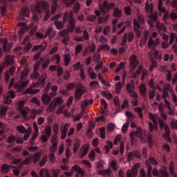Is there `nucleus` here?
<instances>
[{
    "label": "nucleus",
    "instance_id": "obj_1",
    "mask_svg": "<svg viewBox=\"0 0 177 177\" xmlns=\"http://www.w3.org/2000/svg\"><path fill=\"white\" fill-rule=\"evenodd\" d=\"M28 73H30V69L25 68L21 73V80H19L15 84V78H11L8 85V88L10 89L14 86V88L17 89V92H23V91H24L30 84V80L28 79H26V77L28 75Z\"/></svg>",
    "mask_w": 177,
    "mask_h": 177
},
{
    "label": "nucleus",
    "instance_id": "obj_39",
    "mask_svg": "<svg viewBox=\"0 0 177 177\" xmlns=\"http://www.w3.org/2000/svg\"><path fill=\"white\" fill-rule=\"evenodd\" d=\"M82 49H84V47L82 46V44H78L75 47V52L76 55H78L79 53H81L82 52Z\"/></svg>",
    "mask_w": 177,
    "mask_h": 177
},
{
    "label": "nucleus",
    "instance_id": "obj_6",
    "mask_svg": "<svg viewBox=\"0 0 177 177\" xmlns=\"http://www.w3.org/2000/svg\"><path fill=\"white\" fill-rule=\"evenodd\" d=\"M50 89L49 87L46 86L44 88V93L41 95V102L46 106H48V104L50 103V100H52L50 96L48 95V92H49Z\"/></svg>",
    "mask_w": 177,
    "mask_h": 177
},
{
    "label": "nucleus",
    "instance_id": "obj_2",
    "mask_svg": "<svg viewBox=\"0 0 177 177\" xmlns=\"http://www.w3.org/2000/svg\"><path fill=\"white\" fill-rule=\"evenodd\" d=\"M35 10L38 15H42L43 12H45L44 21H48L50 17V7L48 2L45 1H38L35 7Z\"/></svg>",
    "mask_w": 177,
    "mask_h": 177
},
{
    "label": "nucleus",
    "instance_id": "obj_30",
    "mask_svg": "<svg viewBox=\"0 0 177 177\" xmlns=\"http://www.w3.org/2000/svg\"><path fill=\"white\" fill-rule=\"evenodd\" d=\"M1 109L0 110V117H5L6 115V113H8V110L9 109V107L2 105Z\"/></svg>",
    "mask_w": 177,
    "mask_h": 177
},
{
    "label": "nucleus",
    "instance_id": "obj_43",
    "mask_svg": "<svg viewBox=\"0 0 177 177\" xmlns=\"http://www.w3.org/2000/svg\"><path fill=\"white\" fill-rule=\"evenodd\" d=\"M100 136L101 139H106V129L104 127L100 129Z\"/></svg>",
    "mask_w": 177,
    "mask_h": 177
},
{
    "label": "nucleus",
    "instance_id": "obj_54",
    "mask_svg": "<svg viewBox=\"0 0 177 177\" xmlns=\"http://www.w3.org/2000/svg\"><path fill=\"white\" fill-rule=\"evenodd\" d=\"M53 130L54 132V135L57 136V135L59 133V124L55 123L53 125Z\"/></svg>",
    "mask_w": 177,
    "mask_h": 177
},
{
    "label": "nucleus",
    "instance_id": "obj_48",
    "mask_svg": "<svg viewBox=\"0 0 177 177\" xmlns=\"http://www.w3.org/2000/svg\"><path fill=\"white\" fill-rule=\"evenodd\" d=\"M124 13L125 15H127V16H131L132 13V8H131V6H127L124 7Z\"/></svg>",
    "mask_w": 177,
    "mask_h": 177
},
{
    "label": "nucleus",
    "instance_id": "obj_35",
    "mask_svg": "<svg viewBox=\"0 0 177 177\" xmlns=\"http://www.w3.org/2000/svg\"><path fill=\"white\" fill-rule=\"evenodd\" d=\"M10 168V166L7 164H3L1 167V172H2V174H8V172H9Z\"/></svg>",
    "mask_w": 177,
    "mask_h": 177
},
{
    "label": "nucleus",
    "instance_id": "obj_8",
    "mask_svg": "<svg viewBox=\"0 0 177 177\" xmlns=\"http://www.w3.org/2000/svg\"><path fill=\"white\" fill-rule=\"evenodd\" d=\"M32 50L37 51L39 50L37 55H35V59H39V57L41 56V53H44L45 50H46V45H35L32 48Z\"/></svg>",
    "mask_w": 177,
    "mask_h": 177
},
{
    "label": "nucleus",
    "instance_id": "obj_20",
    "mask_svg": "<svg viewBox=\"0 0 177 177\" xmlns=\"http://www.w3.org/2000/svg\"><path fill=\"white\" fill-rule=\"evenodd\" d=\"M148 39H149V32H144V35H143L142 37L141 38V40L140 42V46H141V48L144 45H146Z\"/></svg>",
    "mask_w": 177,
    "mask_h": 177
},
{
    "label": "nucleus",
    "instance_id": "obj_7",
    "mask_svg": "<svg viewBox=\"0 0 177 177\" xmlns=\"http://www.w3.org/2000/svg\"><path fill=\"white\" fill-rule=\"evenodd\" d=\"M86 92V91H85V89H84V86H82V84H80L78 85L76 88H75V99H76V100H80V99H81V97H82V95Z\"/></svg>",
    "mask_w": 177,
    "mask_h": 177
},
{
    "label": "nucleus",
    "instance_id": "obj_61",
    "mask_svg": "<svg viewBox=\"0 0 177 177\" xmlns=\"http://www.w3.org/2000/svg\"><path fill=\"white\" fill-rule=\"evenodd\" d=\"M136 113H138L140 118H143V111L140 107H137L135 109Z\"/></svg>",
    "mask_w": 177,
    "mask_h": 177
},
{
    "label": "nucleus",
    "instance_id": "obj_27",
    "mask_svg": "<svg viewBox=\"0 0 177 177\" xmlns=\"http://www.w3.org/2000/svg\"><path fill=\"white\" fill-rule=\"evenodd\" d=\"M156 27L159 31H166L165 25L160 24V21H157L156 23Z\"/></svg>",
    "mask_w": 177,
    "mask_h": 177
},
{
    "label": "nucleus",
    "instance_id": "obj_21",
    "mask_svg": "<svg viewBox=\"0 0 177 177\" xmlns=\"http://www.w3.org/2000/svg\"><path fill=\"white\" fill-rule=\"evenodd\" d=\"M5 62L7 66H12L15 63V57L12 55H6Z\"/></svg>",
    "mask_w": 177,
    "mask_h": 177
},
{
    "label": "nucleus",
    "instance_id": "obj_29",
    "mask_svg": "<svg viewBox=\"0 0 177 177\" xmlns=\"http://www.w3.org/2000/svg\"><path fill=\"white\" fill-rule=\"evenodd\" d=\"M59 143V140L57 139V136L53 135L51 138V144L53 147H57Z\"/></svg>",
    "mask_w": 177,
    "mask_h": 177
},
{
    "label": "nucleus",
    "instance_id": "obj_9",
    "mask_svg": "<svg viewBox=\"0 0 177 177\" xmlns=\"http://www.w3.org/2000/svg\"><path fill=\"white\" fill-rule=\"evenodd\" d=\"M129 64L131 68H132L133 70L138 67V66L139 65V59H138V56H136V55H132L130 57Z\"/></svg>",
    "mask_w": 177,
    "mask_h": 177
},
{
    "label": "nucleus",
    "instance_id": "obj_45",
    "mask_svg": "<svg viewBox=\"0 0 177 177\" xmlns=\"http://www.w3.org/2000/svg\"><path fill=\"white\" fill-rule=\"evenodd\" d=\"M52 32H53V28L52 27L47 28L46 30V34L44 35V39L48 38V37H50Z\"/></svg>",
    "mask_w": 177,
    "mask_h": 177
},
{
    "label": "nucleus",
    "instance_id": "obj_25",
    "mask_svg": "<svg viewBox=\"0 0 177 177\" xmlns=\"http://www.w3.org/2000/svg\"><path fill=\"white\" fill-rule=\"evenodd\" d=\"M39 89H32V88H28L25 91V93L29 95H37V93H39Z\"/></svg>",
    "mask_w": 177,
    "mask_h": 177
},
{
    "label": "nucleus",
    "instance_id": "obj_15",
    "mask_svg": "<svg viewBox=\"0 0 177 177\" xmlns=\"http://www.w3.org/2000/svg\"><path fill=\"white\" fill-rule=\"evenodd\" d=\"M16 71V67L11 66L9 69V71H7L6 73V82H9V80H10V75H13L15 74V72Z\"/></svg>",
    "mask_w": 177,
    "mask_h": 177
},
{
    "label": "nucleus",
    "instance_id": "obj_19",
    "mask_svg": "<svg viewBox=\"0 0 177 177\" xmlns=\"http://www.w3.org/2000/svg\"><path fill=\"white\" fill-rule=\"evenodd\" d=\"M154 10V6H153V4H150V3H149V1H146L145 3V12L146 13H153Z\"/></svg>",
    "mask_w": 177,
    "mask_h": 177
},
{
    "label": "nucleus",
    "instance_id": "obj_40",
    "mask_svg": "<svg viewBox=\"0 0 177 177\" xmlns=\"http://www.w3.org/2000/svg\"><path fill=\"white\" fill-rule=\"evenodd\" d=\"M33 163L35 164L36 162H38V161H39V160H41V153L39 152H36L34 155H33Z\"/></svg>",
    "mask_w": 177,
    "mask_h": 177
},
{
    "label": "nucleus",
    "instance_id": "obj_3",
    "mask_svg": "<svg viewBox=\"0 0 177 177\" xmlns=\"http://www.w3.org/2000/svg\"><path fill=\"white\" fill-rule=\"evenodd\" d=\"M68 29L71 32H74L75 30V19H74V12L73 11L66 12L63 16V23H67Z\"/></svg>",
    "mask_w": 177,
    "mask_h": 177
},
{
    "label": "nucleus",
    "instance_id": "obj_46",
    "mask_svg": "<svg viewBox=\"0 0 177 177\" xmlns=\"http://www.w3.org/2000/svg\"><path fill=\"white\" fill-rule=\"evenodd\" d=\"M122 12L120 9H118V8H115L113 13L114 17H120V16H122Z\"/></svg>",
    "mask_w": 177,
    "mask_h": 177
},
{
    "label": "nucleus",
    "instance_id": "obj_36",
    "mask_svg": "<svg viewBox=\"0 0 177 177\" xmlns=\"http://www.w3.org/2000/svg\"><path fill=\"white\" fill-rule=\"evenodd\" d=\"M133 89H135V85L132 84L131 83H127L126 86V91L128 93H132L133 91Z\"/></svg>",
    "mask_w": 177,
    "mask_h": 177
},
{
    "label": "nucleus",
    "instance_id": "obj_49",
    "mask_svg": "<svg viewBox=\"0 0 177 177\" xmlns=\"http://www.w3.org/2000/svg\"><path fill=\"white\" fill-rule=\"evenodd\" d=\"M4 104H12V99L9 98V96L5 95L3 99Z\"/></svg>",
    "mask_w": 177,
    "mask_h": 177
},
{
    "label": "nucleus",
    "instance_id": "obj_55",
    "mask_svg": "<svg viewBox=\"0 0 177 177\" xmlns=\"http://www.w3.org/2000/svg\"><path fill=\"white\" fill-rule=\"evenodd\" d=\"M93 57L95 63H100L101 56L100 54L95 53L93 55Z\"/></svg>",
    "mask_w": 177,
    "mask_h": 177
},
{
    "label": "nucleus",
    "instance_id": "obj_34",
    "mask_svg": "<svg viewBox=\"0 0 177 177\" xmlns=\"http://www.w3.org/2000/svg\"><path fill=\"white\" fill-rule=\"evenodd\" d=\"M75 1L77 0H63V3L66 8H71V6L75 3Z\"/></svg>",
    "mask_w": 177,
    "mask_h": 177
},
{
    "label": "nucleus",
    "instance_id": "obj_58",
    "mask_svg": "<svg viewBox=\"0 0 177 177\" xmlns=\"http://www.w3.org/2000/svg\"><path fill=\"white\" fill-rule=\"evenodd\" d=\"M96 155L95 153L94 150H91V151L88 154V158H90L91 161H95Z\"/></svg>",
    "mask_w": 177,
    "mask_h": 177
},
{
    "label": "nucleus",
    "instance_id": "obj_52",
    "mask_svg": "<svg viewBox=\"0 0 177 177\" xmlns=\"http://www.w3.org/2000/svg\"><path fill=\"white\" fill-rule=\"evenodd\" d=\"M154 96H156V88L153 90L149 91V98L150 100H153L154 99Z\"/></svg>",
    "mask_w": 177,
    "mask_h": 177
},
{
    "label": "nucleus",
    "instance_id": "obj_33",
    "mask_svg": "<svg viewBox=\"0 0 177 177\" xmlns=\"http://www.w3.org/2000/svg\"><path fill=\"white\" fill-rule=\"evenodd\" d=\"M17 131L19 132V133H22V134L27 133V129L23 125H18L17 127Z\"/></svg>",
    "mask_w": 177,
    "mask_h": 177
},
{
    "label": "nucleus",
    "instance_id": "obj_24",
    "mask_svg": "<svg viewBox=\"0 0 177 177\" xmlns=\"http://www.w3.org/2000/svg\"><path fill=\"white\" fill-rule=\"evenodd\" d=\"M160 174L163 177H169V174L168 173V170H167V167L162 166V168L159 169Z\"/></svg>",
    "mask_w": 177,
    "mask_h": 177
},
{
    "label": "nucleus",
    "instance_id": "obj_28",
    "mask_svg": "<svg viewBox=\"0 0 177 177\" xmlns=\"http://www.w3.org/2000/svg\"><path fill=\"white\" fill-rule=\"evenodd\" d=\"M149 19L152 21H158V13L157 12H151V15H149Z\"/></svg>",
    "mask_w": 177,
    "mask_h": 177
},
{
    "label": "nucleus",
    "instance_id": "obj_60",
    "mask_svg": "<svg viewBox=\"0 0 177 177\" xmlns=\"http://www.w3.org/2000/svg\"><path fill=\"white\" fill-rule=\"evenodd\" d=\"M32 80H37V78H39L40 74L38 71H35L30 75Z\"/></svg>",
    "mask_w": 177,
    "mask_h": 177
},
{
    "label": "nucleus",
    "instance_id": "obj_41",
    "mask_svg": "<svg viewBox=\"0 0 177 177\" xmlns=\"http://www.w3.org/2000/svg\"><path fill=\"white\" fill-rule=\"evenodd\" d=\"M45 135L47 138H50V136H52V127L50 126H47L46 127Z\"/></svg>",
    "mask_w": 177,
    "mask_h": 177
},
{
    "label": "nucleus",
    "instance_id": "obj_11",
    "mask_svg": "<svg viewBox=\"0 0 177 177\" xmlns=\"http://www.w3.org/2000/svg\"><path fill=\"white\" fill-rule=\"evenodd\" d=\"M33 128L35 129V133L32 134L30 139V145H34V140L36 138H38V135H39V129L38 128V124L37 122H33Z\"/></svg>",
    "mask_w": 177,
    "mask_h": 177
},
{
    "label": "nucleus",
    "instance_id": "obj_47",
    "mask_svg": "<svg viewBox=\"0 0 177 177\" xmlns=\"http://www.w3.org/2000/svg\"><path fill=\"white\" fill-rule=\"evenodd\" d=\"M20 113L22 114L23 117H27L28 114V108H21L19 109Z\"/></svg>",
    "mask_w": 177,
    "mask_h": 177
},
{
    "label": "nucleus",
    "instance_id": "obj_57",
    "mask_svg": "<svg viewBox=\"0 0 177 177\" xmlns=\"http://www.w3.org/2000/svg\"><path fill=\"white\" fill-rule=\"evenodd\" d=\"M56 10H57V3L53 2V5L51 6V13L52 15H54L56 12Z\"/></svg>",
    "mask_w": 177,
    "mask_h": 177
},
{
    "label": "nucleus",
    "instance_id": "obj_5",
    "mask_svg": "<svg viewBox=\"0 0 177 177\" xmlns=\"http://www.w3.org/2000/svg\"><path fill=\"white\" fill-rule=\"evenodd\" d=\"M99 7L102 13L106 15V13L110 12L111 9H114V8H115V3H111L110 4H109V2H107V1H104L102 5V3L99 4Z\"/></svg>",
    "mask_w": 177,
    "mask_h": 177
},
{
    "label": "nucleus",
    "instance_id": "obj_38",
    "mask_svg": "<svg viewBox=\"0 0 177 177\" xmlns=\"http://www.w3.org/2000/svg\"><path fill=\"white\" fill-rule=\"evenodd\" d=\"M121 89H122V82H119L116 84L115 86V91L118 95H120V93H121Z\"/></svg>",
    "mask_w": 177,
    "mask_h": 177
},
{
    "label": "nucleus",
    "instance_id": "obj_31",
    "mask_svg": "<svg viewBox=\"0 0 177 177\" xmlns=\"http://www.w3.org/2000/svg\"><path fill=\"white\" fill-rule=\"evenodd\" d=\"M82 148L84 150L82 152V154L80 156V158H84L86 154H88V152L89 151V146L88 145H83Z\"/></svg>",
    "mask_w": 177,
    "mask_h": 177
},
{
    "label": "nucleus",
    "instance_id": "obj_13",
    "mask_svg": "<svg viewBox=\"0 0 177 177\" xmlns=\"http://www.w3.org/2000/svg\"><path fill=\"white\" fill-rule=\"evenodd\" d=\"M72 170L77 172V177H84V174H85V170L81 169L80 166L75 165L72 167Z\"/></svg>",
    "mask_w": 177,
    "mask_h": 177
},
{
    "label": "nucleus",
    "instance_id": "obj_16",
    "mask_svg": "<svg viewBox=\"0 0 177 177\" xmlns=\"http://www.w3.org/2000/svg\"><path fill=\"white\" fill-rule=\"evenodd\" d=\"M68 127L69 124L68 123H66L64 124L63 129L62 130V135H61V139L62 140H64V139H66V136H67V132L68 131Z\"/></svg>",
    "mask_w": 177,
    "mask_h": 177
},
{
    "label": "nucleus",
    "instance_id": "obj_23",
    "mask_svg": "<svg viewBox=\"0 0 177 177\" xmlns=\"http://www.w3.org/2000/svg\"><path fill=\"white\" fill-rule=\"evenodd\" d=\"M45 84H46V80H45V79L39 77L37 82L35 84L34 86L35 88H38V86H45Z\"/></svg>",
    "mask_w": 177,
    "mask_h": 177
},
{
    "label": "nucleus",
    "instance_id": "obj_10",
    "mask_svg": "<svg viewBox=\"0 0 177 177\" xmlns=\"http://www.w3.org/2000/svg\"><path fill=\"white\" fill-rule=\"evenodd\" d=\"M136 165H139L138 163H136L131 169H128L126 176L127 177H137L138 176V168L136 167Z\"/></svg>",
    "mask_w": 177,
    "mask_h": 177
},
{
    "label": "nucleus",
    "instance_id": "obj_37",
    "mask_svg": "<svg viewBox=\"0 0 177 177\" xmlns=\"http://www.w3.org/2000/svg\"><path fill=\"white\" fill-rule=\"evenodd\" d=\"M145 165H147V176L151 177V172H153V167L151 165H150V163L149 162H146Z\"/></svg>",
    "mask_w": 177,
    "mask_h": 177
},
{
    "label": "nucleus",
    "instance_id": "obj_4",
    "mask_svg": "<svg viewBox=\"0 0 177 177\" xmlns=\"http://www.w3.org/2000/svg\"><path fill=\"white\" fill-rule=\"evenodd\" d=\"M159 127L160 129H165V133L162 134L163 139H165L166 142L171 143L172 139H171V130L169 129L168 124L164 122L161 119H159Z\"/></svg>",
    "mask_w": 177,
    "mask_h": 177
},
{
    "label": "nucleus",
    "instance_id": "obj_17",
    "mask_svg": "<svg viewBox=\"0 0 177 177\" xmlns=\"http://www.w3.org/2000/svg\"><path fill=\"white\" fill-rule=\"evenodd\" d=\"M1 42L3 44L4 52H9L10 49H12V47L10 46V44H8V40L1 38Z\"/></svg>",
    "mask_w": 177,
    "mask_h": 177
},
{
    "label": "nucleus",
    "instance_id": "obj_59",
    "mask_svg": "<svg viewBox=\"0 0 177 177\" xmlns=\"http://www.w3.org/2000/svg\"><path fill=\"white\" fill-rule=\"evenodd\" d=\"M91 104H93V100H85L82 106H83V107H86L87 106H91Z\"/></svg>",
    "mask_w": 177,
    "mask_h": 177
},
{
    "label": "nucleus",
    "instance_id": "obj_63",
    "mask_svg": "<svg viewBox=\"0 0 177 177\" xmlns=\"http://www.w3.org/2000/svg\"><path fill=\"white\" fill-rule=\"evenodd\" d=\"M169 172L172 177H177V174L176 173H175V168L174 167V166H169Z\"/></svg>",
    "mask_w": 177,
    "mask_h": 177
},
{
    "label": "nucleus",
    "instance_id": "obj_50",
    "mask_svg": "<svg viewBox=\"0 0 177 177\" xmlns=\"http://www.w3.org/2000/svg\"><path fill=\"white\" fill-rule=\"evenodd\" d=\"M75 86H77V83H74V82L69 83L66 86V89L67 91H73V89H74Z\"/></svg>",
    "mask_w": 177,
    "mask_h": 177
},
{
    "label": "nucleus",
    "instance_id": "obj_56",
    "mask_svg": "<svg viewBox=\"0 0 177 177\" xmlns=\"http://www.w3.org/2000/svg\"><path fill=\"white\" fill-rule=\"evenodd\" d=\"M6 96H8V97L10 99H15V97H16V93H15V91L11 90L8 92Z\"/></svg>",
    "mask_w": 177,
    "mask_h": 177
},
{
    "label": "nucleus",
    "instance_id": "obj_62",
    "mask_svg": "<svg viewBox=\"0 0 177 177\" xmlns=\"http://www.w3.org/2000/svg\"><path fill=\"white\" fill-rule=\"evenodd\" d=\"M171 129H176L177 131V120L172 119L171 122Z\"/></svg>",
    "mask_w": 177,
    "mask_h": 177
},
{
    "label": "nucleus",
    "instance_id": "obj_18",
    "mask_svg": "<svg viewBox=\"0 0 177 177\" xmlns=\"http://www.w3.org/2000/svg\"><path fill=\"white\" fill-rule=\"evenodd\" d=\"M139 91L140 95L142 96V97H146V92H147V88H146V84L145 83L140 84Z\"/></svg>",
    "mask_w": 177,
    "mask_h": 177
},
{
    "label": "nucleus",
    "instance_id": "obj_14",
    "mask_svg": "<svg viewBox=\"0 0 177 177\" xmlns=\"http://www.w3.org/2000/svg\"><path fill=\"white\" fill-rule=\"evenodd\" d=\"M20 19L24 20V17H30V10L27 7H24L21 9Z\"/></svg>",
    "mask_w": 177,
    "mask_h": 177
},
{
    "label": "nucleus",
    "instance_id": "obj_44",
    "mask_svg": "<svg viewBox=\"0 0 177 177\" xmlns=\"http://www.w3.org/2000/svg\"><path fill=\"white\" fill-rule=\"evenodd\" d=\"M54 102L56 106H62V104L64 103L63 100L60 97H56L54 100Z\"/></svg>",
    "mask_w": 177,
    "mask_h": 177
},
{
    "label": "nucleus",
    "instance_id": "obj_22",
    "mask_svg": "<svg viewBox=\"0 0 177 177\" xmlns=\"http://www.w3.org/2000/svg\"><path fill=\"white\" fill-rule=\"evenodd\" d=\"M16 140H17L16 136L13 135H10L6 140L7 143H9V145H10L8 146V147H12V146H15L13 143H15Z\"/></svg>",
    "mask_w": 177,
    "mask_h": 177
},
{
    "label": "nucleus",
    "instance_id": "obj_42",
    "mask_svg": "<svg viewBox=\"0 0 177 177\" xmlns=\"http://www.w3.org/2000/svg\"><path fill=\"white\" fill-rule=\"evenodd\" d=\"M106 145H107L105 146L106 151V153H110V149H113V142L107 140Z\"/></svg>",
    "mask_w": 177,
    "mask_h": 177
},
{
    "label": "nucleus",
    "instance_id": "obj_12",
    "mask_svg": "<svg viewBox=\"0 0 177 177\" xmlns=\"http://www.w3.org/2000/svg\"><path fill=\"white\" fill-rule=\"evenodd\" d=\"M18 27H22L18 32L19 35H23L24 32H27L28 31V28L27 27V24L24 22L18 23Z\"/></svg>",
    "mask_w": 177,
    "mask_h": 177
},
{
    "label": "nucleus",
    "instance_id": "obj_64",
    "mask_svg": "<svg viewBox=\"0 0 177 177\" xmlns=\"http://www.w3.org/2000/svg\"><path fill=\"white\" fill-rule=\"evenodd\" d=\"M97 19L95 15H88L87 20L91 23H95V21Z\"/></svg>",
    "mask_w": 177,
    "mask_h": 177
},
{
    "label": "nucleus",
    "instance_id": "obj_51",
    "mask_svg": "<svg viewBox=\"0 0 177 177\" xmlns=\"http://www.w3.org/2000/svg\"><path fill=\"white\" fill-rule=\"evenodd\" d=\"M73 9L74 13H78L80 12V9H81V5L80 4V3H76L74 5Z\"/></svg>",
    "mask_w": 177,
    "mask_h": 177
},
{
    "label": "nucleus",
    "instance_id": "obj_53",
    "mask_svg": "<svg viewBox=\"0 0 177 177\" xmlns=\"http://www.w3.org/2000/svg\"><path fill=\"white\" fill-rule=\"evenodd\" d=\"M140 73H142V66H139L138 70L136 72L133 73L132 78H136V77H138L140 74Z\"/></svg>",
    "mask_w": 177,
    "mask_h": 177
},
{
    "label": "nucleus",
    "instance_id": "obj_26",
    "mask_svg": "<svg viewBox=\"0 0 177 177\" xmlns=\"http://www.w3.org/2000/svg\"><path fill=\"white\" fill-rule=\"evenodd\" d=\"M64 66H67L71 62V55L70 54L64 55Z\"/></svg>",
    "mask_w": 177,
    "mask_h": 177
},
{
    "label": "nucleus",
    "instance_id": "obj_32",
    "mask_svg": "<svg viewBox=\"0 0 177 177\" xmlns=\"http://www.w3.org/2000/svg\"><path fill=\"white\" fill-rule=\"evenodd\" d=\"M54 25L57 28V30H63L64 28V24L57 20L55 21Z\"/></svg>",
    "mask_w": 177,
    "mask_h": 177
}]
</instances>
